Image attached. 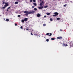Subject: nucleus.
I'll list each match as a JSON object with an SVG mask.
<instances>
[{
    "mask_svg": "<svg viewBox=\"0 0 73 73\" xmlns=\"http://www.w3.org/2000/svg\"><path fill=\"white\" fill-rule=\"evenodd\" d=\"M69 44L70 46V48H71V47H72V46H73V43L72 44V45L71 44V43H69Z\"/></svg>",
    "mask_w": 73,
    "mask_h": 73,
    "instance_id": "nucleus-8",
    "label": "nucleus"
},
{
    "mask_svg": "<svg viewBox=\"0 0 73 73\" xmlns=\"http://www.w3.org/2000/svg\"><path fill=\"white\" fill-rule=\"evenodd\" d=\"M5 21H9V19H6Z\"/></svg>",
    "mask_w": 73,
    "mask_h": 73,
    "instance_id": "nucleus-20",
    "label": "nucleus"
},
{
    "mask_svg": "<svg viewBox=\"0 0 73 73\" xmlns=\"http://www.w3.org/2000/svg\"><path fill=\"white\" fill-rule=\"evenodd\" d=\"M52 16H54H54L55 17H56V16H57L56 15H52Z\"/></svg>",
    "mask_w": 73,
    "mask_h": 73,
    "instance_id": "nucleus-26",
    "label": "nucleus"
},
{
    "mask_svg": "<svg viewBox=\"0 0 73 73\" xmlns=\"http://www.w3.org/2000/svg\"><path fill=\"white\" fill-rule=\"evenodd\" d=\"M58 39H62V36H59L56 38Z\"/></svg>",
    "mask_w": 73,
    "mask_h": 73,
    "instance_id": "nucleus-2",
    "label": "nucleus"
},
{
    "mask_svg": "<svg viewBox=\"0 0 73 73\" xmlns=\"http://www.w3.org/2000/svg\"><path fill=\"white\" fill-rule=\"evenodd\" d=\"M51 40H55V38H51Z\"/></svg>",
    "mask_w": 73,
    "mask_h": 73,
    "instance_id": "nucleus-11",
    "label": "nucleus"
},
{
    "mask_svg": "<svg viewBox=\"0 0 73 73\" xmlns=\"http://www.w3.org/2000/svg\"><path fill=\"white\" fill-rule=\"evenodd\" d=\"M46 15H50V13H46Z\"/></svg>",
    "mask_w": 73,
    "mask_h": 73,
    "instance_id": "nucleus-12",
    "label": "nucleus"
},
{
    "mask_svg": "<svg viewBox=\"0 0 73 73\" xmlns=\"http://www.w3.org/2000/svg\"><path fill=\"white\" fill-rule=\"evenodd\" d=\"M28 14H29L28 13H26V14H25V15L26 16H28Z\"/></svg>",
    "mask_w": 73,
    "mask_h": 73,
    "instance_id": "nucleus-19",
    "label": "nucleus"
},
{
    "mask_svg": "<svg viewBox=\"0 0 73 73\" xmlns=\"http://www.w3.org/2000/svg\"><path fill=\"white\" fill-rule=\"evenodd\" d=\"M18 17H21V15H18Z\"/></svg>",
    "mask_w": 73,
    "mask_h": 73,
    "instance_id": "nucleus-25",
    "label": "nucleus"
},
{
    "mask_svg": "<svg viewBox=\"0 0 73 73\" xmlns=\"http://www.w3.org/2000/svg\"><path fill=\"white\" fill-rule=\"evenodd\" d=\"M31 33H32V31L31 32Z\"/></svg>",
    "mask_w": 73,
    "mask_h": 73,
    "instance_id": "nucleus-44",
    "label": "nucleus"
},
{
    "mask_svg": "<svg viewBox=\"0 0 73 73\" xmlns=\"http://www.w3.org/2000/svg\"><path fill=\"white\" fill-rule=\"evenodd\" d=\"M32 8H35V6H33L32 7Z\"/></svg>",
    "mask_w": 73,
    "mask_h": 73,
    "instance_id": "nucleus-35",
    "label": "nucleus"
},
{
    "mask_svg": "<svg viewBox=\"0 0 73 73\" xmlns=\"http://www.w3.org/2000/svg\"><path fill=\"white\" fill-rule=\"evenodd\" d=\"M21 21L22 23H24V21H24V19H22V20H21Z\"/></svg>",
    "mask_w": 73,
    "mask_h": 73,
    "instance_id": "nucleus-17",
    "label": "nucleus"
},
{
    "mask_svg": "<svg viewBox=\"0 0 73 73\" xmlns=\"http://www.w3.org/2000/svg\"><path fill=\"white\" fill-rule=\"evenodd\" d=\"M15 26H17V23H15Z\"/></svg>",
    "mask_w": 73,
    "mask_h": 73,
    "instance_id": "nucleus-30",
    "label": "nucleus"
},
{
    "mask_svg": "<svg viewBox=\"0 0 73 73\" xmlns=\"http://www.w3.org/2000/svg\"><path fill=\"white\" fill-rule=\"evenodd\" d=\"M32 1V0H30V2H31Z\"/></svg>",
    "mask_w": 73,
    "mask_h": 73,
    "instance_id": "nucleus-41",
    "label": "nucleus"
},
{
    "mask_svg": "<svg viewBox=\"0 0 73 73\" xmlns=\"http://www.w3.org/2000/svg\"><path fill=\"white\" fill-rule=\"evenodd\" d=\"M46 41L47 42H48V41H49V39H47L46 40Z\"/></svg>",
    "mask_w": 73,
    "mask_h": 73,
    "instance_id": "nucleus-27",
    "label": "nucleus"
},
{
    "mask_svg": "<svg viewBox=\"0 0 73 73\" xmlns=\"http://www.w3.org/2000/svg\"><path fill=\"white\" fill-rule=\"evenodd\" d=\"M33 4H34V5L35 6H36V5H37V4H36V3H33Z\"/></svg>",
    "mask_w": 73,
    "mask_h": 73,
    "instance_id": "nucleus-13",
    "label": "nucleus"
},
{
    "mask_svg": "<svg viewBox=\"0 0 73 73\" xmlns=\"http://www.w3.org/2000/svg\"><path fill=\"white\" fill-rule=\"evenodd\" d=\"M6 7H5V6L4 5V7H3L2 8V9H5Z\"/></svg>",
    "mask_w": 73,
    "mask_h": 73,
    "instance_id": "nucleus-15",
    "label": "nucleus"
},
{
    "mask_svg": "<svg viewBox=\"0 0 73 73\" xmlns=\"http://www.w3.org/2000/svg\"><path fill=\"white\" fill-rule=\"evenodd\" d=\"M31 35H32V36H33V34L31 33Z\"/></svg>",
    "mask_w": 73,
    "mask_h": 73,
    "instance_id": "nucleus-38",
    "label": "nucleus"
},
{
    "mask_svg": "<svg viewBox=\"0 0 73 73\" xmlns=\"http://www.w3.org/2000/svg\"><path fill=\"white\" fill-rule=\"evenodd\" d=\"M37 16L38 17H40V16H41V15L38 14L37 15Z\"/></svg>",
    "mask_w": 73,
    "mask_h": 73,
    "instance_id": "nucleus-7",
    "label": "nucleus"
},
{
    "mask_svg": "<svg viewBox=\"0 0 73 73\" xmlns=\"http://www.w3.org/2000/svg\"><path fill=\"white\" fill-rule=\"evenodd\" d=\"M32 32H33V30H32Z\"/></svg>",
    "mask_w": 73,
    "mask_h": 73,
    "instance_id": "nucleus-42",
    "label": "nucleus"
},
{
    "mask_svg": "<svg viewBox=\"0 0 73 73\" xmlns=\"http://www.w3.org/2000/svg\"><path fill=\"white\" fill-rule=\"evenodd\" d=\"M11 8V7H10L7 8V9H10Z\"/></svg>",
    "mask_w": 73,
    "mask_h": 73,
    "instance_id": "nucleus-33",
    "label": "nucleus"
},
{
    "mask_svg": "<svg viewBox=\"0 0 73 73\" xmlns=\"http://www.w3.org/2000/svg\"><path fill=\"white\" fill-rule=\"evenodd\" d=\"M42 0H40V1Z\"/></svg>",
    "mask_w": 73,
    "mask_h": 73,
    "instance_id": "nucleus-45",
    "label": "nucleus"
},
{
    "mask_svg": "<svg viewBox=\"0 0 73 73\" xmlns=\"http://www.w3.org/2000/svg\"><path fill=\"white\" fill-rule=\"evenodd\" d=\"M6 3L4 2H3L2 3V4H5Z\"/></svg>",
    "mask_w": 73,
    "mask_h": 73,
    "instance_id": "nucleus-32",
    "label": "nucleus"
},
{
    "mask_svg": "<svg viewBox=\"0 0 73 73\" xmlns=\"http://www.w3.org/2000/svg\"><path fill=\"white\" fill-rule=\"evenodd\" d=\"M48 6L46 5L44 6V8H48Z\"/></svg>",
    "mask_w": 73,
    "mask_h": 73,
    "instance_id": "nucleus-10",
    "label": "nucleus"
},
{
    "mask_svg": "<svg viewBox=\"0 0 73 73\" xmlns=\"http://www.w3.org/2000/svg\"><path fill=\"white\" fill-rule=\"evenodd\" d=\"M43 26H44V27H45V26H46V24H43Z\"/></svg>",
    "mask_w": 73,
    "mask_h": 73,
    "instance_id": "nucleus-28",
    "label": "nucleus"
},
{
    "mask_svg": "<svg viewBox=\"0 0 73 73\" xmlns=\"http://www.w3.org/2000/svg\"><path fill=\"white\" fill-rule=\"evenodd\" d=\"M5 7H7V6H8V3H5Z\"/></svg>",
    "mask_w": 73,
    "mask_h": 73,
    "instance_id": "nucleus-3",
    "label": "nucleus"
},
{
    "mask_svg": "<svg viewBox=\"0 0 73 73\" xmlns=\"http://www.w3.org/2000/svg\"><path fill=\"white\" fill-rule=\"evenodd\" d=\"M50 21H53V19H52L50 18Z\"/></svg>",
    "mask_w": 73,
    "mask_h": 73,
    "instance_id": "nucleus-22",
    "label": "nucleus"
},
{
    "mask_svg": "<svg viewBox=\"0 0 73 73\" xmlns=\"http://www.w3.org/2000/svg\"><path fill=\"white\" fill-rule=\"evenodd\" d=\"M26 30L27 31H28V30H29V29H27Z\"/></svg>",
    "mask_w": 73,
    "mask_h": 73,
    "instance_id": "nucleus-40",
    "label": "nucleus"
},
{
    "mask_svg": "<svg viewBox=\"0 0 73 73\" xmlns=\"http://www.w3.org/2000/svg\"><path fill=\"white\" fill-rule=\"evenodd\" d=\"M60 18H58L56 19V20H60Z\"/></svg>",
    "mask_w": 73,
    "mask_h": 73,
    "instance_id": "nucleus-21",
    "label": "nucleus"
},
{
    "mask_svg": "<svg viewBox=\"0 0 73 73\" xmlns=\"http://www.w3.org/2000/svg\"><path fill=\"white\" fill-rule=\"evenodd\" d=\"M7 11H8L9 10L8 9H7Z\"/></svg>",
    "mask_w": 73,
    "mask_h": 73,
    "instance_id": "nucleus-43",
    "label": "nucleus"
},
{
    "mask_svg": "<svg viewBox=\"0 0 73 73\" xmlns=\"http://www.w3.org/2000/svg\"><path fill=\"white\" fill-rule=\"evenodd\" d=\"M60 31L61 32H62V29H60Z\"/></svg>",
    "mask_w": 73,
    "mask_h": 73,
    "instance_id": "nucleus-36",
    "label": "nucleus"
},
{
    "mask_svg": "<svg viewBox=\"0 0 73 73\" xmlns=\"http://www.w3.org/2000/svg\"><path fill=\"white\" fill-rule=\"evenodd\" d=\"M50 33H47L46 35H49Z\"/></svg>",
    "mask_w": 73,
    "mask_h": 73,
    "instance_id": "nucleus-23",
    "label": "nucleus"
},
{
    "mask_svg": "<svg viewBox=\"0 0 73 73\" xmlns=\"http://www.w3.org/2000/svg\"><path fill=\"white\" fill-rule=\"evenodd\" d=\"M18 2H15V4H18Z\"/></svg>",
    "mask_w": 73,
    "mask_h": 73,
    "instance_id": "nucleus-16",
    "label": "nucleus"
},
{
    "mask_svg": "<svg viewBox=\"0 0 73 73\" xmlns=\"http://www.w3.org/2000/svg\"><path fill=\"white\" fill-rule=\"evenodd\" d=\"M63 46H67L68 45L67 44H65L64 43Z\"/></svg>",
    "mask_w": 73,
    "mask_h": 73,
    "instance_id": "nucleus-9",
    "label": "nucleus"
},
{
    "mask_svg": "<svg viewBox=\"0 0 73 73\" xmlns=\"http://www.w3.org/2000/svg\"><path fill=\"white\" fill-rule=\"evenodd\" d=\"M54 14L55 15H56V16H57V15H58V13L57 12H56L54 13Z\"/></svg>",
    "mask_w": 73,
    "mask_h": 73,
    "instance_id": "nucleus-5",
    "label": "nucleus"
},
{
    "mask_svg": "<svg viewBox=\"0 0 73 73\" xmlns=\"http://www.w3.org/2000/svg\"><path fill=\"white\" fill-rule=\"evenodd\" d=\"M41 3H44V2H43V1H42Z\"/></svg>",
    "mask_w": 73,
    "mask_h": 73,
    "instance_id": "nucleus-39",
    "label": "nucleus"
},
{
    "mask_svg": "<svg viewBox=\"0 0 73 73\" xmlns=\"http://www.w3.org/2000/svg\"><path fill=\"white\" fill-rule=\"evenodd\" d=\"M52 33H50V35H49V36H52Z\"/></svg>",
    "mask_w": 73,
    "mask_h": 73,
    "instance_id": "nucleus-24",
    "label": "nucleus"
},
{
    "mask_svg": "<svg viewBox=\"0 0 73 73\" xmlns=\"http://www.w3.org/2000/svg\"><path fill=\"white\" fill-rule=\"evenodd\" d=\"M20 28L21 29H23V27L22 26Z\"/></svg>",
    "mask_w": 73,
    "mask_h": 73,
    "instance_id": "nucleus-34",
    "label": "nucleus"
},
{
    "mask_svg": "<svg viewBox=\"0 0 73 73\" xmlns=\"http://www.w3.org/2000/svg\"><path fill=\"white\" fill-rule=\"evenodd\" d=\"M44 8V7L43 6H41V7H38V9H42V8Z\"/></svg>",
    "mask_w": 73,
    "mask_h": 73,
    "instance_id": "nucleus-4",
    "label": "nucleus"
},
{
    "mask_svg": "<svg viewBox=\"0 0 73 73\" xmlns=\"http://www.w3.org/2000/svg\"><path fill=\"white\" fill-rule=\"evenodd\" d=\"M28 18H25L24 19V21H27V20H28Z\"/></svg>",
    "mask_w": 73,
    "mask_h": 73,
    "instance_id": "nucleus-6",
    "label": "nucleus"
},
{
    "mask_svg": "<svg viewBox=\"0 0 73 73\" xmlns=\"http://www.w3.org/2000/svg\"><path fill=\"white\" fill-rule=\"evenodd\" d=\"M34 11H37V9L36 8H35L34 9Z\"/></svg>",
    "mask_w": 73,
    "mask_h": 73,
    "instance_id": "nucleus-18",
    "label": "nucleus"
},
{
    "mask_svg": "<svg viewBox=\"0 0 73 73\" xmlns=\"http://www.w3.org/2000/svg\"><path fill=\"white\" fill-rule=\"evenodd\" d=\"M35 11H24L25 13H28L29 14H32L35 13Z\"/></svg>",
    "mask_w": 73,
    "mask_h": 73,
    "instance_id": "nucleus-1",
    "label": "nucleus"
},
{
    "mask_svg": "<svg viewBox=\"0 0 73 73\" xmlns=\"http://www.w3.org/2000/svg\"><path fill=\"white\" fill-rule=\"evenodd\" d=\"M66 5H67V4L65 5H64V7H66Z\"/></svg>",
    "mask_w": 73,
    "mask_h": 73,
    "instance_id": "nucleus-29",
    "label": "nucleus"
},
{
    "mask_svg": "<svg viewBox=\"0 0 73 73\" xmlns=\"http://www.w3.org/2000/svg\"><path fill=\"white\" fill-rule=\"evenodd\" d=\"M46 17V15H45L44 16V17L45 18Z\"/></svg>",
    "mask_w": 73,
    "mask_h": 73,
    "instance_id": "nucleus-37",
    "label": "nucleus"
},
{
    "mask_svg": "<svg viewBox=\"0 0 73 73\" xmlns=\"http://www.w3.org/2000/svg\"><path fill=\"white\" fill-rule=\"evenodd\" d=\"M0 16H1V15H0Z\"/></svg>",
    "mask_w": 73,
    "mask_h": 73,
    "instance_id": "nucleus-46",
    "label": "nucleus"
},
{
    "mask_svg": "<svg viewBox=\"0 0 73 73\" xmlns=\"http://www.w3.org/2000/svg\"><path fill=\"white\" fill-rule=\"evenodd\" d=\"M39 5H40V6H42V3H40L39 4Z\"/></svg>",
    "mask_w": 73,
    "mask_h": 73,
    "instance_id": "nucleus-14",
    "label": "nucleus"
},
{
    "mask_svg": "<svg viewBox=\"0 0 73 73\" xmlns=\"http://www.w3.org/2000/svg\"><path fill=\"white\" fill-rule=\"evenodd\" d=\"M33 2H36V0H33Z\"/></svg>",
    "mask_w": 73,
    "mask_h": 73,
    "instance_id": "nucleus-31",
    "label": "nucleus"
}]
</instances>
